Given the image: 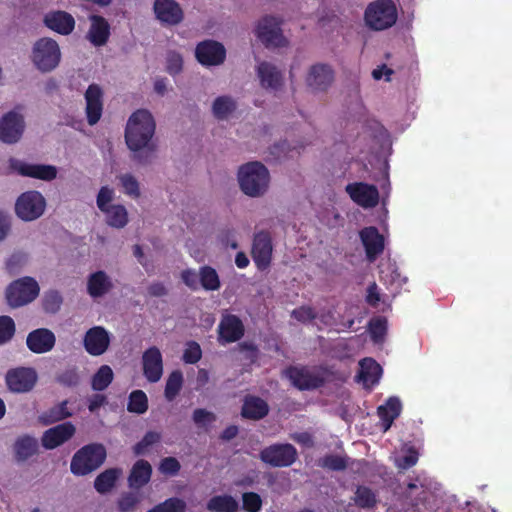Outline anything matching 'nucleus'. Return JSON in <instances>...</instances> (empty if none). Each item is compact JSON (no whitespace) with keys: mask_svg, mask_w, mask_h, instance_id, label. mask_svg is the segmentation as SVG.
Returning a JSON list of instances; mask_svg holds the SVG:
<instances>
[{"mask_svg":"<svg viewBox=\"0 0 512 512\" xmlns=\"http://www.w3.org/2000/svg\"><path fill=\"white\" fill-rule=\"evenodd\" d=\"M155 126L152 114L145 109L135 111L128 119L125 141L134 152V160L140 164H148L154 158L155 148L149 142L155 133Z\"/></svg>","mask_w":512,"mask_h":512,"instance_id":"nucleus-1","label":"nucleus"},{"mask_svg":"<svg viewBox=\"0 0 512 512\" xmlns=\"http://www.w3.org/2000/svg\"><path fill=\"white\" fill-rule=\"evenodd\" d=\"M238 181L244 194L250 197H259L268 189L269 171L258 161L249 162L239 168Z\"/></svg>","mask_w":512,"mask_h":512,"instance_id":"nucleus-2","label":"nucleus"},{"mask_svg":"<svg viewBox=\"0 0 512 512\" xmlns=\"http://www.w3.org/2000/svg\"><path fill=\"white\" fill-rule=\"evenodd\" d=\"M107 456L103 444L91 443L80 448L72 457L70 470L76 476L87 475L98 469Z\"/></svg>","mask_w":512,"mask_h":512,"instance_id":"nucleus-3","label":"nucleus"},{"mask_svg":"<svg viewBox=\"0 0 512 512\" xmlns=\"http://www.w3.org/2000/svg\"><path fill=\"white\" fill-rule=\"evenodd\" d=\"M367 26L381 31L392 27L397 21V9L392 0H376L370 3L364 14Z\"/></svg>","mask_w":512,"mask_h":512,"instance_id":"nucleus-4","label":"nucleus"},{"mask_svg":"<svg viewBox=\"0 0 512 512\" xmlns=\"http://www.w3.org/2000/svg\"><path fill=\"white\" fill-rule=\"evenodd\" d=\"M39 285L32 277L13 281L6 289V300L10 307L19 308L31 303L39 295Z\"/></svg>","mask_w":512,"mask_h":512,"instance_id":"nucleus-5","label":"nucleus"},{"mask_svg":"<svg viewBox=\"0 0 512 512\" xmlns=\"http://www.w3.org/2000/svg\"><path fill=\"white\" fill-rule=\"evenodd\" d=\"M60 49L51 38L39 39L33 47V62L43 72L53 70L60 61Z\"/></svg>","mask_w":512,"mask_h":512,"instance_id":"nucleus-6","label":"nucleus"},{"mask_svg":"<svg viewBox=\"0 0 512 512\" xmlns=\"http://www.w3.org/2000/svg\"><path fill=\"white\" fill-rule=\"evenodd\" d=\"M46 208V200L38 191L22 193L16 203L15 212L24 221H33L41 217Z\"/></svg>","mask_w":512,"mask_h":512,"instance_id":"nucleus-7","label":"nucleus"},{"mask_svg":"<svg viewBox=\"0 0 512 512\" xmlns=\"http://www.w3.org/2000/svg\"><path fill=\"white\" fill-rule=\"evenodd\" d=\"M259 457L272 467H289L296 461L298 453L292 444L277 443L262 449Z\"/></svg>","mask_w":512,"mask_h":512,"instance_id":"nucleus-8","label":"nucleus"},{"mask_svg":"<svg viewBox=\"0 0 512 512\" xmlns=\"http://www.w3.org/2000/svg\"><path fill=\"white\" fill-rule=\"evenodd\" d=\"M255 34L266 47H284L287 43L281 29V21L273 16H264L259 20Z\"/></svg>","mask_w":512,"mask_h":512,"instance_id":"nucleus-9","label":"nucleus"},{"mask_svg":"<svg viewBox=\"0 0 512 512\" xmlns=\"http://www.w3.org/2000/svg\"><path fill=\"white\" fill-rule=\"evenodd\" d=\"M286 377L300 391L314 390L322 387L326 379L306 366H290L285 370Z\"/></svg>","mask_w":512,"mask_h":512,"instance_id":"nucleus-10","label":"nucleus"},{"mask_svg":"<svg viewBox=\"0 0 512 512\" xmlns=\"http://www.w3.org/2000/svg\"><path fill=\"white\" fill-rule=\"evenodd\" d=\"M38 376L34 368L17 367L7 371L5 381L14 393H27L36 385Z\"/></svg>","mask_w":512,"mask_h":512,"instance_id":"nucleus-11","label":"nucleus"},{"mask_svg":"<svg viewBox=\"0 0 512 512\" xmlns=\"http://www.w3.org/2000/svg\"><path fill=\"white\" fill-rule=\"evenodd\" d=\"M24 129L23 115L14 110L9 111L0 119V141L14 144L21 139Z\"/></svg>","mask_w":512,"mask_h":512,"instance_id":"nucleus-12","label":"nucleus"},{"mask_svg":"<svg viewBox=\"0 0 512 512\" xmlns=\"http://www.w3.org/2000/svg\"><path fill=\"white\" fill-rule=\"evenodd\" d=\"M153 12L163 26H177L184 20V11L176 0H154Z\"/></svg>","mask_w":512,"mask_h":512,"instance_id":"nucleus-13","label":"nucleus"},{"mask_svg":"<svg viewBox=\"0 0 512 512\" xmlns=\"http://www.w3.org/2000/svg\"><path fill=\"white\" fill-rule=\"evenodd\" d=\"M272 239L268 232L260 231L255 234L251 255L258 270H266L272 260Z\"/></svg>","mask_w":512,"mask_h":512,"instance_id":"nucleus-14","label":"nucleus"},{"mask_svg":"<svg viewBox=\"0 0 512 512\" xmlns=\"http://www.w3.org/2000/svg\"><path fill=\"white\" fill-rule=\"evenodd\" d=\"M195 57L203 66H217L225 61L226 49L220 42L204 40L197 44Z\"/></svg>","mask_w":512,"mask_h":512,"instance_id":"nucleus-15","label":"nucleus"},{"mask_svg":"<svg viewBox=\"0 0 512 512\" xmlns=\"http://www.w3.org/2000/svg\"><path fill=\"white\" fill-rule=\"evenodd\" d=\"M9 166L21 176L44 181H51L57 176V169L52 165L29 164L15 158H10Z\"/></svg>","mask_w":512,"mask_h":512,"instance_id":"nucleus-16","label":"nucleus"},{"mask_svg":"<svg viewBox=\"0 0 512 512\" xmlns=\"http://www.w3.org/2000/svg\"><path fill=\"white\" fill-rule=\"evenodd\" d=\"M345 191L350 198L363 208H373L379 202V192L375 185L364 182L349 183Z\"/></svg>","mask_w":512,"mask_h":512,"instance_id":"nucleus-17","label":"nucleus"},{"mask_svg":"<svg viewBox=\"0 0 512 512\" xmlns=\"http://www.w3.org/2000/svg\"><path fill=\"white\" fill-rule=\"evenodd\" d=\"M143 375L150 383L158 382L163 375V357L156 346H151L142 354Z\"/></svg>","mask_w":512,"mask_h":512,"instance_id":"nucleus-18","label":"nucleus"},{"mask_svg":"<svg viewBox=\"0 0 512 512\" xmlns=\"http://www.w3.org/2000/svg\"><path fill=\"white\" fill-rule=\"evenodd\" d=\"M242 320L234 314H226L218 325V339L222 344L233 343L244 336Z\"/></svg>","mask_w":512,"mask_h":512,"instance_id":"nucleus-19","label":"nucleus"},{"mask_svg":"<svg viewBox=\"0 0 512 512\" xmlns=\"http://www.w3.org/2000/svg\"><path fill=\"white\" fill-rule=\"evenodd\" d=\"M83 345L88 354L100 356L110 345L109 333L102 326H94L85 333Z\"/></svg>","mask_w":512,"mask_h":512,"instance_id":"nucleus-20","label":"nucleus"},{"mask_svg":"<svg viewBox=\"0 0 512 512\" xmlns=\"http://www.w3.org/2000/svg\"><path fill=\"white\" fill-rule=\"evenodd\" d=\"M75 432L76 428L71 422L58 424L43 433L41 438L42 446L48 450L55 449L70 440Z\"/></svg>","mask_w":512,"mask_h":512,"instance_id":"nucleus-21","label":"nucleus"},{"mask_svg":"<svg viewBox=\"0 0 512 512\" xmlns=\"http://www.w3.org/2000/svg\"><path fill=\"white\" fill-rule=\"evenodd\" d=\"M56 344L55 334L48 328H37L26 337L27 348L35 354L50 352Z\"/></svg>","mask_w":512,"mask_h":512,"instance_id":"nucleus-22","label":"nucleus"},{"mask_svg":"<svg viewBox=\"0 0 512 512\" xmlns=\"http://www.w3.org/2000/svg\"><path fill=\"white\" fill-rule=\"evenodd\" d=\"M368 261L373 262L384 251V237L374 226L363 228L359 233Z\"/></svg>","mask_w":512,"mask_h":512,"instance_id":"nucleus-23","label":"nucleus"},{"mask_svg":"<svg viewBox=\"0 0 512 512\" xmlns=\"http://www.w3.org/2000/svg\"><path fill=\"white\" fill-rule=\"evenodd\" d=\"M86 116L89 125L93 126L100 120L103 112V92L99 85L90 84L85 92Z\"/></svg>","mask_w":512,"mask_h":512,"instance_id":"nucleus-24","label":"nucleus"},{"mask_svg":"<svg viewBox=\"0 0 512 512\" xmlns=\"http://www.w3.org/2000/svg\"><path fill=\"white\" fill-rule=\"evenodd\" d=\"M257 76L265 89L277 91L283 86L282 72L270 62L263 61L258 64Z\"/></svg>","mask_w":512,"mask_h":512,"instance_id":"nucleus-25","label":"nucleus"},{"mask_svg":"<svg viewBox=\"0 0 512 512\" xmlns=\"http://www.w3.org/2000/svg\"><path fill=\"white\" fill-rule=\"evenodd\" d=\"M334 78L333 70L326 64H316L310 68L307 85L314 91H325Z\"/></svg>","mask_w":512,"mask_h":512,"instance_id":"nucleus-26","label":"nucleus"},{"mask_svg":"<svg viewBox=\"0 0 512 512\" xmlns=\"http://www.w3.org/2000/svg\"><path fill=\"white\" fill-rule=\"evenodd\" d=\"M44 24L61 35H69L74 30L75 20L68 12L58 10L47 13Z\"/></svg>","mask_w":512,"mask_h":512,"instance_id":"nucleus-27","label":"nucleus"},{"mask_svg":"<svg viewBox=\"0 0 512 512\" xmlns=\"http://www.w3.org/2000/svg\"><path fill=\"white\" fill-rule=\"evenodd\" d=\"M268 413L269 405L264 399L253 395L245 396L241 408V416L244 419L258 421L265 418Z\"/></svg>","mask_w":512,"mask_h":512,"instance_id":"nucleus-28","label":"nucleus"},{"mask_svg":"<svg viewBox=\"0 0 512 512\" xmlns=\"http://www.w3.org/2000/svg\"><path fill=\"white\" fill-rule=\"evenodd\" d=\"M14 458L17 463H23L39 452V444L35 437L25 434L19 436L13 444Z\"/></svg>","mask_w":512,"mask_h":512,"instance_id":"nucleus-29","label":"nucleus"},{"mask_svg":"<svg viewBox=\"0 0 512 512\" xmlns=\"http://www.w3.org/2000/svg\"><path fill=\"white\" fill-rule=\"evenodd\" d=\"M91 26L87 38L94 46H103L107 43L110 36V25L108 21L100 15L90 16Z\"/></svg>","mask_w":512,"mask_h":512,"instance_id":"nucleus-30","label":"nucleus"},{"mask_svg":"<svg viewBox=\"0 0 512 512\" xmlns=\"http://www.w3.org/2000/svg\"><path fill=\"white\" fill-rule=\"evenodd\" d=\"M402 405L397 397H389L385 404L380 405L377 408V414L380 418V425L383 432H387L395 419H397L401 413Z\"/></svg>","mask_w":512,"mask_h":512,"instance_id":"nucleus-31","label":"nucleus"},{"mask_svg":"<svg viewBox=\"0 0 512 512\" xmlns=\"http://www.w3.org/2000/svg\"><path fill=\"white\" fill-rule=\"evenodd\" d=\"M152 466L144 459H140L134 463L128 476V485L132 489H140L144 487L151 479Z\"/></svg>","mask_w":512,"mask_h":512,"instance_id":"nucleus-32","label":"nucleus"},{"mask_svg":"<svg viewBox=\"0 0 512 512\" xmlns=\"http://www.w3.org/2000/svg\"><path fill=\"white\" fill-rule=\"evenodd\" d=\"M113 288L108 275L102 271H96L88 277L87 292L92 298H99L107 294Z\"/></svg>","mask_w":512,"mask_h":512,"instance_id":"nucleus-33","label":"nucleus"},{"mask_svg":"<svg viewBox=\"0 0 512 512\" xmlns=\"http://www.w3.org/2000/svg\"><path fill=\"white\" fill-rule=\"evenodd\" d=\"M358 377L366 385H375L379 382L382 368L376 360L370 357L363 358L359 362Z\"/></svg>","mask_w":512,"mask_h":512,"instance_id":"nucleus-34","label":"nucleus"},{"mask_svg":"<svg viewBox=\"0 0 512 512\" xmlns=\"http://www.w3.org/2000/svg\"><path fill=\"white\" fill-rule=\"evenodd\" d=\"M68 403V400H64L44 411L39 417L40 421L44 425H50L72 416V412L68 408Z\"/></svg>","mask_w":512,"mask_h":512,"instance_id":"nucleus-35","label":"nucleus"},{"mask_svg":"<svg viewBox=\"0 0 512 512\" xmlns=\"http://www.w3.org/2000/svg\"><path fill=\"white\" fill-rule=\"evenodd\" d=\"M121 472L119 468H109L100 473L94 481L96 491L101 494L109 492L115 486Z\"/></svg>","mask_w":512,"mask_h":512,"instance_id":"nucleus-36","label":"nucleus"},{"mask_svg":"<svg viewBox=\"0 0 512 512\" xmlns=\"http://www.w3.org/2000/svg\"><path fill=\"white\" fill-rule=\"evenodd\" d=\"M236 102L230 96L217 97L212 105V112L216 119L225 120L236 110Z\"/></svg>","mask_w":512,"mask_h":512,"instance_id":"nucleus-37","label":"nucleus"},{"mask_svg":"<svg viewBox=\"0 0 512 512\" xmlns=\"http://www.w3.org/2000/svg\"><path fill=\"white\" fill-rule=\"evenodd\" d=\"M207 508L214 512H237L239 505L232 496L219 495L212 497L208 501Z\"/></svg>","mask_w":512,"mask_h":512,"instance_id":"nucleus-38","label":"nucleus"},{"mask_svg":"<svg viewBox=\"0 0 512 512\" xmlns=\"http://www.w3.org/2000/svg\"><path fill=\"white\" fill-rule=\"evenodd\" d=\"M353 501L361 509H373L377 504V496L371 488L359 485L356 488Z\"/></svg>","mask_w":512,"mask_h":512,"instance_id":"nucleus-39","label":"nucleus"},{"mask_svg":"<svg viewBox=\"0 0 512 512\" xmlns=\"http://www.w3.org/2000/svg\"><path fill=\"white\" fill-rule=\"evenodd\" d=\"M104 213L107 216V224L111 227L123 228L128 223L127 210L121 204L111 205Z\"/></svg>","mask_w":512,"mask_h":512,"instance_id":"nucleus-40","label":"nucleus"},{"mask_svg":"<svg viewBox=\"0 0 512 512\" xmlns=\"http://www.w3.org/2000/svg\"><path fill=\"white\" fill-rule=\"evenodd\" d=\"M199 282L200 286L207 291L218 290L221 286L217 271L208 265L200 267Z\"/></svg>","mask_w":512,"mask_h":512,"instance_id":"nucleus-41","label":"nucleus"},{"mask_svg":"<svg viewBox=\"0 0 512 512\" xmlns=\"http://www.w3.org/2000/svg\"><path fill=\"white\" fill-rule=\"evenodd\" d=\"M114 374L110 366L102 365L93 375L91 387L94 391L105 390L113 381Z\"/></svg>","mask_w":512,"mask_h":512,"instance_id":"nucleus-42","label":"nucleus"},{"mask_svg":"<svg viewBox=\"0 0 512 512\" xmlns=\"http://www.w3.org/2000/svg\"><path fill=\"white\" fill-rule=\"evenodd\" d=\"M127 410L130 413L144 414L148 410L146 393L142 390H133L128 397Z\"/></svg>","mask_w":512,"mask_h":512,"instance_id":"nucleus-43","label":"nucleus"},{"mask_svg":"<svg viewBox=\"0 0 512 512\" xmlns=\"http://www.w3.org/2000/svg\"><path fill=\"white\" fill-rule=\"evenodd\" d=\"M183 385V374L180 370L172 371L166 381L164 395L167 401H173Z\"/></svg>","mask_w":512,"mask_h":512,"instance_id":"nucleus-44","label":"nucleus"},{"mask_svg":"<svg viewBox=\"0 0 512 512\" xmlns=\"http://www.w3.org/2000/svg\"><path fill=\"white\" fill-rule=\"evenodd\" d=\"M387 319L383 316L372 318L368 323V331L374 343L383 342L387 333Z\"/></svg>","mask_w":512,"mask_h":512,"instance_id":"nucleus-45","label":"nucleus"},{"mask_svg":"<svg viewBox=\"0 0 512 512\" xmlns=\"http://www.w3.org/2000/svg\"><path fill=\"white\" fill-rule=\"evenodd\" d=\"M318 465L331 471H343L347 468L348 463L346 457L328 454L319 460Z\"/></svg>","mask_w":512,"mask_h":512,"instance_id":"nucleus-46","label":"nucleus"},{"mask_svg":"<svg viewBox=\"0 0 512 512\" xmlns=\"http://www.w3.org/2000/svg\"><path fill=\"white\" fill-rule=\"evenodd\" d=\"M161 433L156 431H148L143 438L133 446V452L136 456L144 455L147 449L160 442Z\"/></svg>","mask_w":512,"mask_h":512,"instance_id":"nucleus-47","label":"nucleus"},{"mask_svg":"<svg viewBox=\"0 0 512 512\" xmlns=\"http://www.w3.org/2000/svg\"><path fill=\"white\" fill-rule=\"evenodd\" d=\"M63 299L58 291L51 290L44 294L42 306L47 313H56L60 310Z\"/></svg>","mask_w":512,"mask_h":512,"instance_id":"nucleus-48","label":"nucleus"},{"mask_svg":"<svg viewBox=\"0 0 512 512\" xmlns=\"http://www.w3.org/2000/svg\"><path fill=\"white\" fill-rule=\"evenodd\" d=\"M16 331L14 320L10 316H0V345L9 342Z\"/></svg>","mask_w":512,"mask_h":512,"instance_id":"nucleus-49","label":"nucleus"},{"mask_svg":"<svg viewBox=\"0 0 512 512\" xmlns=\"http://www.w3.org/2000/svg\"><path fill=\"white\" fill-rule=\"evenodd\" d=\"M186 504L182 499L169 498L152 508V512H185Z\"/></svg>","mask_w":512,"mask_h":512,"instance_id":"nucleus-50","label":"nucleus"},{"mask_svg":"<svg viewBox=\"0 0 512 512\" xmlns=\"http://www.w3.org/2000/svg\"><path fill=\"white\" fill-rule=\"evenodd\" d=\"M242 508L246 512H259L262 508V499L256 492H245L242 495Z\"/></svg>","mask_w":512,"mask_h":512,"instance_id":"nucleus-51","label":"nucleus"},{"mask_svg":"<svg viewBox=\"0 0 512 512\" xmlns=\"http://www.w3.org/2000/svg\"><path fill=\"white\" fill-rule=\"evenodd\" d=\"M59 384L66 387H75L80 383V376L76 367L68 368L57 375Z\"/></svg>","mask_w":512,"mask_h":512,"instance_id":"nucleus-52","label":"nucleus"},{"mask_svg":"<svg viewBox=\"0 0 512 512\" xmlns=\"http://www.w3.org/2000/svg\"><path fill=\"white\" fill-rule=\"evenodd\" d=\"M121 185L124 189L125 194L132 198H138L140 196V188L137 179L131 174H123L119 177Z\"/></svg>","mask_w":512,"mask_h":512,"instance_id":"nucleus-53","label":"nucleus"},{"mask_svg":"<svg viewBox=\"0 0 512 512\" xmlns=\"http://www.w3.org/2000/svg\"><path fill=\"white\" fill-rule=\"evenodd\" d=\"M202 357V350L196 341H189L183 352L182 360L186 364H196Z\"/></svg>","mask_w":512,"mask_h":512,"instance_id":"nucleus-54","label":"nucleus"},{"mask_svg":"<svg viewBox=\"0 0 512 512\" xmlns=\"http://www.w3.org/2000/svg\"><path fill=\"white\" fill-rule=\"evenodd\" d=\"M183 68V58L180 53L176 51H171L167 54L166 58V71L175 76L182 71Z\"/></svg>","mask_w":512,"mask_h":512,"instance_id":"nucleus-55","label":"nucleus"},{"mask_svg":"<svg viewBox=\"0 0 512 512\" xmlns=\"http://www.w3.org/2000/svg\"><path fill=\"white\" fill-rule=\"evenodd\" d=\"M159 471L166 476H175L181 469L180 462L172 456L165 457L160 461Z\"/></svg>","mask_w":512,"mask_h":512,"instance_id":"nucleus-56","label":"nucleus"},{"mask_svg":"<svg viewBox=\"0 0 512 512\" xmlns=\"http://www.w3.org/2000/svg\"><path fill=\"white\" fill-rule=\"evenodd\" d=\"M139 497L131 492L124 493L118 500V509L120 512H132L139 503Z\"/></svg>","mask_w":512,"mask_h":512,"instance_id":"nucleus-57","label":"nucleus"},{"mask_svg":"<svg viewBox=\"0 0 512 512\" xmlns=\"http://www.w3.org/2000/svg\"><path fill=\"white\" fill-rule=\"evenodd\" d=\"M113 195L114 192L112 189L107 186L101 187L96 199L97 207L101 212H105L106 209L110 208L111 205H109V203L112 201Z\"/></svg>","mask_w":512,"mask_h":512,"instance_id":"nucleus-58","label":"nucleus"},{"mask_svg":"<svg viewBox=\"0 0 512 512\" xmlns=\"http://www.w3.org/2000/svg\"><path fill=\"white\" fill-rule=\"evenodd\" d=\"M193 421L197 426H206L216 420L214 413L203 408H197L193 411Z\"/></svg>","mask_w":512,"mask_h":512,"instance_id":"nucleus-59","label":"nucleus"},{"mask_svg":"<svg viewBox=\"0 0 512 512\" xmlns=\"http://www.w3.org/2000/svg\"><path fill=\"white\" fill-rule=\"evenodd\" d=\"M292 317L300 322H308L316 319L317 314L310 306H301L292 311Z\"/></svg>","mask_w":512,"mask_h":512,"instance_id":"nucleus-60","label":"nucleus"},{"mask_svg":"<svg viewBox=\"0 0 512 512\" xmlns=\"http://www.w3.org/2000/svg\"><path fill=\"white\" fill-rule=\"evenodd\" d=\"M181 279L184 284L189 287L191 290H198L200 287L199 282V273H196L195 270L185 269L181 272Z\"/></svg>","mask_w":512,"mask_h":512,"instance_id":"nucleus-61","label":"nucleus"},{"mask_svg":"<svg viewBox=\"0 0 512 512\" xmlns=\"http://www.w3.org/2000/svg\"><path fill=\"white\" fill-rule=\"evenodd\" d=\"M27 260V257L24 253H14L8 259L6 266L10 273H15L16 269L22 266Z\"/></svg>","mask_w":512,"mask_h":512,"instance_id":"nucleus-62","label":"nucleus"},{"mask_svg":"<svg viewBox=\"0 0 512 512\" xmlns=\"http://www.w3.org/2000/svg\"><path fill=\"white\" fill-rule=\"evenodd\" d=\"M233 236H234L233 229L226 228V229H223L219 233L218 238L224 246H226V247L230 246L231 248L236 249L238 247V244L235 240L231 239V238H233Z\"/></svg>","mask_w":512,"mask_h":512,"instance_id":"nucleus-63","label":"nucleus"},{"mask_svg":"<svg viewBox=\"0 0 512 512\" xmlns=\"http://www.w3.org/2000/svg\"><path fill=\"white\" fill-rule=\"evenodd\" d=\"M290 151L289 144L286 140L274 144L270 149V154L275 156L277 159L286 157Z\"/></svg>","mask_w":512,"mask_h":512,"instance_id":"nucleus-64","label":"nucleus"}]
</instances>
